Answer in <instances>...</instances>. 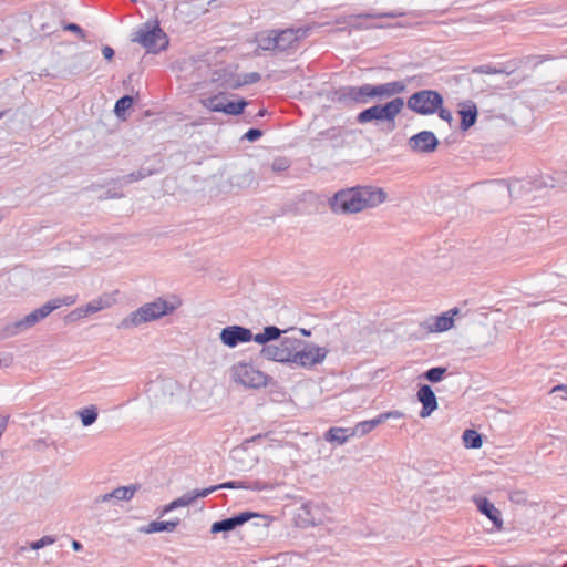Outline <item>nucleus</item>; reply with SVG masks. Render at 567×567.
<instances>
[{
  "label": "nucleus",
  "instance_id": "33",
  "mask_svg": "<svg viewBox=\"0 0 567 567\" xmlns=\"http://www.w3.org/2000/svg\"><path fill=\"white\" fill-rule=\"evenodd\" d=\"M473 72L481 73V74H499V73H505L504 70L497 69V68L492 66V65H480V66L475 68L473 70Z\"/></svg>",
  "mask_w": 567,
  "mask_h": 567
},
{
  "label": "nucleus",
  "instance_id": "13",
  "mask_svg": "<svg viewBox=\"0 0 567 567\" xmlns=\"http://www.w3.org/2000/svg\"><path fill=\"white\" fill-rule=\"evenodd\" d=\"M218 488H250V489H264L265 486L259 483V482H254L252 484H246L245 482H227V483H223L218 486H212L209 488H206V489H203L200 492H197L194 496L192 497H181L178 499H175L174 502H172L169 508H175V507H179V506H186L188 505L193 499H195L196 497H205L207 495H209L210 493H213L214 491L218 489Z\"/></svg>",
  "mask_w": 567,
  "mask_h": 567
},
{
  "label": "nucleus",
  "instance_id": "15",
  "mask_svg": "<svg viewBox=\"0 0 567 567\" xmlns=\"http://www.w3.org/2000/svg\"><path fill=\"white\" fill-rule=\"evenodd\" d=\"M330 206L336 214H351L354 212V188L338 192L330 200Z\"/></svg>",
  "mask_w": 567,
  "mask_h": 567
},
{
  "label": "nucleus",
  "instance_id": "27",
  "mask_svg": "<svg viewBox=\"0 0 567 567\" xmlns=\"http://www.w3.org/2000/svg\"><path fill=\"white\" fill-rule=\"evenodd\" d=\"M258 47L262 50H277L276 31L262 32L257 38Z\"/></svg>",
  "mask_w": 567,
  "mask_h": 567
},
{
  "label": "nucleus",
  "instance_id": "42",
  "mask_svg": "<svg viewBox=\"0 0 567 567\" xmlns=\"http://www.w3.org/2000/svg\"><path fill=\"white\" fill-rule=\"evenodd\" d=\"M557 91L560 93H567V83L557 86Z\"/></svg>",
  "mask_w": 567,
  "mask_h": 567
},
{
  "label": "nucleus",
  "instance_id": "43",
  "mask_svg": "<svg viewBox=\"0 0 567 567\" xmlns=\"http://www.w3.org/2000/svg\"><path fill=\"white\" fill-rule=\"evenodd\" d=\"M72 547L75 549V550H80L82 548V545L76 542V540H73L72 543Z\"/></svg>",
  "mask_w": 567,
  "mask_h": 567
},
{
  "label": "nucleus",
  "instance_id": "24",
  "mask_svg": "<svg viewBox=\"0 0 567 567\" xmlns=\"http://www.w3.org/2000/svg\"><path fill=\"white\" fill-rule=\"evenodd\" d=\"M352 436V431L344 427H331L326 434V441L336 444H343Z\"/></svg>",
  "mask_w": 567,
  "mask_h": 567
},
{
  "label": "nucleus",
  "instance_id": "32",
  "mask_svg": "<svg viewBox=\"0 0 567 567\" xmlns=\"http://www.w3.org/2000/svg\"><path fill=\"white\" fill-rule=\"evenodd\" d=\"M97 417V413L94 410H84L81 413V420L83 425L87 426L91 425L93 422H95Z\"/></svg>",
  "mask_w": 567,
  "mask_h": 567
},
{
  "label": "nucleus",
  "instance_id": "9",
  "mask_svg": "<svg viewBox=\"0 0 567 567\" xmlns=\"http://www.w3.org/2000/svg\"><path fill=\"white\" fill-rule=\"evenodd\" d=\"M301 340L298 338H284L278 346H271L264 349L267 358L278 362L293 363L297 348H300Z\"/></svg>",
  "mask_w": 567,
  "mask_h": 567
},
{
  "label": "nucleus",
  "instance_id": "30",
  "mask_svg": "<svg viewBox=\"0 0 567 567\" xmlns=\"http://www.w3.org/2000/svg\"><path fill=\"white\" fill-rule=\"evenodd\" d=\"M177 523L175 522H152L148 525L147 532L148 533H156V532H171L176 527Z\"/></svg>",
  "mask_w": 567,
  "mask_h": 567
},
{
  "label": "nucleus",
  "instance_id": "39",
  "mask_svg": "<svg viewBox=\"0 0 567 567\" xmlns=\"http://www.w3.org/2000/svg\"><path fill=\"white\" fill-rule=\"evenodd\" d=\"M403 16H404V12L400 11V10H393L390 12H384V13L378 14V17H382V18H398V17H403Z\"/></svg>",
  "mask_w": 567,
  "mask_h": 567
},
{
  "label": "nucleus",
  "instance_id": "14",
  "mask_svg": "<svg viewBox=\"0 0 567 567\" xmlns=\"http://www.w3.org/2000/svg\"><path fill=\"white\" fill-rule=\"evenodd\" d=\"M439 144L437 137L431 131L419 132L408 140V146L414 153H432Z\"/></svg>",
  "mask_w": 567,
  "mask_h": 567
},
{
  "label": "nucleus",
  "instance_id": "26",
  "mask_svg": "<svg viewBox=\"0 0 567 567\" xmlns=\"http://www.w3.org/2000/svg\"><path fill=\"white\" fill-rule=\"evenodd\" d=\"M463 443L467 449H480L483 444L482 435L472 429H467L462 435Z\"/></svg>",
  "mask_w": 567,
  "mask_h": 567
},
{
  "label": "nucleus",
  "instance_id": "38",
  "mask_svg": "<svg viewBox=\"0 0 567 567\" xmlns=\"http://www.w3.org/2000/svg\"><path fill=\"white\" fill-rule=\"evenodd\" d=\"M551 393H555V392H561V398L564 400H567V384H558L556 386H554L550 391Z\"/></svg>",
  "mask_w": 567,
  "mask_h": 567
},
{
  "label": "nucleus",
  "instance_id": "41",
  "mask_svg": "<svg viewBox=\"0 0 567 567\" xmlns=\"http://www.w3.org/2000/svg\"><path fill=\"white\" fill-rule=\"evenodd\" d=\"M102 53L107 61H111L114 55V50L111 47H104Z\"/></svg>",
  "mask_w": 567,
  "mask_h": 567
},
{
  "label": "nucleus",
  "instance_id": "35",
  "mask_svg": "<svg viewBox=\"0 0 567 567\" xmlns=\"http://www.w3.org/2000/svg\"><path fill=\"white\" fill-rule=\"evenodd\" d=\"M54 543V539L50 536H44L42 537L41 539H39L38 542L33 543L31 545L32 549H40L42 547H44L45 545H51Z\"/></svg>",
  "mask_w": 567,
  "mask_h": 567
},
{
  "label": "nucleus",
  "instance_id": "16",
  "mask_svg": "<svg viewBox=\"0 0 567 567\" xmlns=\"http://www.w3.org/2000/svg\"><path fill=\"white\" fill-rule=\"evenodd\" d=\"M220 339L224 344L234 348L238 343L250 341L252 339V333L249 329L244 327L231 326L221 330Z\"/></svg>",
  "mask_w": 567,
  "mask_h": 567
},
{
  "label": "nucleus",
  "instance_id": "22",
  "mask_svg": "<svg viewBox=\"0 0 567 567\" xmlns=\"http://www.w3.org/2000/svg\"><path fill=\"white\" fill-rule=\"evenodd\" d=\"M109 302H104L102 299L93 300L92 302L87 303L84 308H78L71 313L66 316L68 321H74L80 318H84L90 313H95L106 307H109Z\"/></svg>",
  "mask_w": 567,
  "mask_h": 567
},
{
  "label": "nucleus",
  "instance_id": "31",
  "mask_svg": "<svg viewBox=\"0 0 567 567\" xmlns=\"http://www.w3.org/2000/svg\"><path fill=\"white\" fill-rule=\"evenodd\" d=\"M133 105V99L128 95L121 97L116 103L114 111L117 116H122L126 110Z\"/></svg>",
  "mask_w": 567,
  "mask_h": 567
},
{
  "label": "nucleus",
  "instance_id": "45",
  "mask_svg": "<svg viewBox=\"0 0 567 567\" xmlns=\"http://www.w3.org/2000/svg\"><path fill=\"white\" fill-rule=\"evenodd\" d=\"M544 185H545V186H550V187H555V184H554L553 182H551L550 184H548V183H545Z\"/></svg>",
  "mask_w": 567,
  "mask_h": 567
},
{
  "label": "nucleus",
  "instance_id": "34",
  "mask_svg": "<svg viewBox=\"0 0 567 567\" xmlns=\"http://www.w3.org/2000/svg\"><path fill=\"white\" fill-rule=\"evenodd\" d=\"M436 113L439 114L440 118L447 122L449 124H451V122L453 121V115H452V112L445 107L440 106V109L436 111Z\"/></svg>",
  "mask_w": 567,
  "mask_h": 567
},
{
  "label": "nucleus",
  "instance_id": "29",
  "mask_svg": "<svg viewBox=\"0 0 567 567\" xmlns=\"http://www.w3.org/2000/svg\"><path fill=\"white\" fill-rule=\"evenodd\" d=\"M447 369L444 367H434L424 372L423 378L432 383L440 382Z\"/></svg>",
  "mask_w": 567,
  "mask_h": 567
},
{
  "label": "nucleus",
  "instance_id": "19",
  "mask_svg": "<svg viewBox=\"0 0 567 567\" xmlns=\"http://www.w3.org/2000/svg\"><path fill=\"white\" fill-rule=\"evenodd\" d=\"M474 502L477 509L493 522V525L497 530H501L504 523L499 509L496 508L495 505L486 497H475Z\"/></svg>",
  "mask_w": 567,
  "mask_h": 567
},
{
  "label": "nucleus",
  "instance_id": "17",
  "mask_svg": "<svg viewBox=\"0 0 567 567\" xmlns=\"http://www.w3.org/2000/svg\"><path fill=\"white\" fill-rule=\"evenodd\" d=\"M416 398L422 404L420 416L422 419L429 417L437 409V399L429 384L420 385Z\"/></svg>",
  "mask_w": 567,
  "mask_h": 567
},
{
  "label": "nucleus",
  "instance_id": "11",
  "mask_svg": "<svg viewBox=\"0 0 567 567\" xmlns=\"http://www.w3.org/2000/svg\"><path fill=\"white\" fill-rule=\"evenodd\" d=\"M458 313V308H452L440 316H431L420 323V330L425 334L447 331L454 326V317Z\"/></svg>",
  "mask_w": 567,
  "mask_h": 567
},
{
  "label": "nucleus",
  "instance_id": "1",
  "mask_svg": "<svg viewBox=\"0 0 567 567\" xmlns=\"http://www.w3.org/2000/svg\"><path fill=\"white\" fill-rule=\"evenodd\" d=\"M179 305L181 300L176 297H173L171 301L158 298L157 300L146 303L132 312L128 318L122 321V326L128 328L159 319L163 316L173 312L179 307Z\"/></svg>",
  "mask_w": 567,
  "mask_h": 567
},
{
  "label": "nucleus",
  "instance_id": "28",
  "mask_svg": "<svg viewBox=\"0 0 567 567\" xmlns=\"http://www.w3.org/2000/svg\"><path fill=\"white\" fill-rule=\"evenodd\" d=\"M280 336V330L277 327L270 326L266 327L262 331V333H258L254 337V340L257 343H265L270 340H275Z\"/></svg>",
  "mask_w": 567,
  "mask_h": 567
},
{
  "label": "nucleus",
  "instance_id": "40",
  "mask_svg": "<svg viewBox=\"0 0 567 567\" xmlns=\"http://www.w3.org/2000/svg\"><path fill=\"white\" fill-rule=\"evenodd\" d=\"M65 30H69V31H72L74 33H78V34H81L83 37V31L82 29L75 24V23H69L64 27Z\"/></svg>",
  "mask_w": 567,
  "mask_h": 567
},
{
  "label": "nucleus",
  "instance_id": "10",
  "mask_svg": "<svg viewBox=\"0 0 567 567\" xmlns=\"http://www.w3.org/2000/svg\"><path fill=\"white\" fill-rule=\"evenodd\" d=\"M388 194L381 187L357 185V213L367 208H374L384 203Z\"/></svg>",
  "mask_w": 567,
  "mask_h": 567
},
{
  "label": "nucleus",
  "instance_id": "36",
  "mask_svg": "<svg viewBox=\"0 0 567 567\" xmlns=\"http://www.w3.org/2000/svg\"><path fill=\"white\" fill-rule=\"evenodd\" d=\"M509 499L514 503H525V492L523 491H515L509 494Z\"/></svg>",
  "mask_w": 567,
  "mask_h": 567
},
{
  "label": "nucleus",
  "instance_id": "4",
  "mask_svg": "<svg viewBox=\"0 0 567 567\" xmlns=\"http://www.w3.org/2000/svg\"><path fill=\"white\" fill-rule=\"evenodd\" d=\"M134 41L141 43L148 52L157 53L168 47V37L162 30L158 20L145 22L136 32Z\"/></svg>",
  "mask_w": 567,
  "mask_h": 567
},
{
  "label": "nucleus",
  "instance_id": "37",
  "mask_svg": "<svg viewBox=\"0 0 567 567\" xmlns=\"http://www.w3.org/2000/svg\"><path fill=\"white\" fill-rule=\"evenodd\" d=\"M246 138L249 140V141H256L257 138H259L261 136V131L257 130V128H250L246 134H245Z\"/></svg>",
  "mask_w": 567,
  "mask_h": 567
},
{
  "label": "nucleus",
  "instance_id": "2",
  "mask_svg": "<svg viewBox=\"0 0 567 567\" xmlns=\"http://www.w3.org/2000/svg\"><path fill=\"white\" fill-rule=\"evenodd\" d=\"M76 296H65L63 298L52 299L44 303L42 307L27 315L23 319L14 322L11 327H8L7 330L10 334H14L19 331L31 328L40 320L47 318L52 311L63 306H72L76 302Z\"/></svg>",
  "mask_w": 567,
  "mask_h": 567
},
{
  "label": "nucleus",
  "instance_id": "46",
  "mask_svg": "<svg viewBox=\"0 0 567 567\" xmlns=\"http://www.w3.org/2000/svg\"><path fill=\"white\" fill-rule=\"evenodd\" d=\"M3 52H4L3 49H0V56L3 54Z\"/></svg>",
  "mask_w": 567,
  "mask_h": 567
},
{
  "label": "nucleus",
  "instance_id": "25",
  "mask_svg": "<svg viewBox=\"0 0 567 567\" xmlns=\"http://www.w3.org/2000/svg\"><path fill=\"white\" fill-rule=\"evenodd\" d=\"M136 487L135 486H122L118 488H115L112 493L105 494L102 496V501L106 502L110 498H116L121 501H128L131 499L135 494Z\"/></svg>",
  "mask_w": 567,
  "mask_h": 567
},
{
  "label": "nucleus",
  "instance_id": "21",
  "mask_svg": "<svg viewBox=\"0 0 567 567\" xmlns=\"http://www.w3.org/2000/svg\"><path fill=\"white\" fill-rule=\"evenodd\" d=\"M461 123L460 130L462 132L468 131L477 121L478 112L474 102L468 103L458 111Z\"/></svg>",
  "mask_w": 567,
  "mask_h": 567
},
{
  "label": "nucleus",
  "instance_id": "6",
  "mask_svg": "<svg viewBox=\"0 0 567 567\" xmlns=\"http://www.w3.org/2000/svg\"><path fill=\"white\" fill-rule=\"evenodd\" d=\"M406 85L403 81H393L379 85L363 84L357 87V101L368 103L370 99L391 97L403 93Z\"/></svg>",
  "mask_w": 567,
  "mask_h": 567
},
{
  "label": "nucleus",
  "instance_id": "7",
  "mask_svg": "<svg viewBox=\"0 0 567 567\" xmlns=\"http://www.w3.org/2000/svg\"><path fill=\"white\" fill-rule=\"evenodd\" d=\"M231 373L234 380L246 388L259 389L268 383V375L250 363L235 364Z\"/></svg>",
  "mask_w": 567,
  "mask_h": 567
},
{
  "label": "nucleus",
  "instance_id": "12",
  "mask_svg": "<svg viewBox=\"0 0 567 567\" xmlns=\"http://www.w3.org/2000/svg\"><path fill=\"white\" fill-rule=\"evenodd\" d=\"M327 357V350L316 344L301 341L300 348H297L293 363L301 367H312L321 363Z\"/></svg>",
  "mask_w": 567,
  "mask_h": 567
},
{
  "label": "nucleus",
  "instance_id": "3",
  "mask_svg": "<svg viewBox=\"0 0 567 567\" xmlns=\"http://www.w3.org/2000/svg\"><path fill=\"white\" fill-rule=\"evenodd\" d=\"M404 106L402 97H394L385 104H377L361 111L357 115V122L369 123L372 121H384L391 123L390 131L395 128V117Z\"/></svg>",
  "mask_w": 567,
  "mask_h": 567
},
{
  "label": "nucleus",
  "instance_id": "8",
  "mask_svg": "<svg viewBox=\"0 0 567 567\" xmlns=\"http://www.w3.org/2000/svg\"><path fill=\"white\" fill-rule=\"evenodd\" d=\"M202 105L210 112H221L229 115H238L244 112L247 103L244 100L233 102L228 100L226 93L205 97L200 101Z\"/></svg>",
  "mask_w": 567,
  "mask_h": 567
},
{
  "label": "nucleus",
  "instance_id": "23",
  "mask_svg": "<svg viewBox=\"0 0 567 567\" xmlns=\"http://www.w3.org/2000/svg\"><path fill=\"white\" fill-rule=\"evenodd\" d=\"M299 40L298 31L288 29L276 31V41L278 42L277 50L285 51L292 48Z\"/></svg>",
  "mask_w": 567,
  "mask_h": 567
},
{
  "label": "nucleus",
  "instance_id": "18",
  "mask_svg": "<svg viewBox=\"0 0 567 567\" xmlns=\"http://www.w3.org/2000/svg\"><path fill=\"white\" fill-rule=\"evenodd\" d=\"M404 414L401 411L394 410L379 414L374 419L361 421L357 423V434L365 435L373 431L377 426L384 423L390 419H401Z\"/></svg>",
  "mask_w": 567,
  "mask_h": 567
},
{
  "label": "nucleus",
  "instance_id": "20",
  "mask_svg": "<svg viewBox=\"0 0 567 567\" xmlns=\"http://www.w3.org/2000/svg\"><path fill=\"white\" fill-rule=\"evenodd\" d=\"M256 514L250 512H244L235 517L223 519L220 522H215L212 525V533H219V532H228L235 529L237 526H240L248 522L250 518L255 517Z\"/></svg>",
  "mask_w": 567,
  "mask_h": 567
},
{
  "label": "nucleus",
  "instance_id": "44",
  "mask_svg": "<svg viewBox=\"0 0 567 567\" xmlns=\"http://www.w3.org/2000/svg\"><path fill=\"white\" fill-rule=\"evenodd\" d=\"M519 184V182L514 183L513 185H508L507 189L508 193L512 195L513 190L516 188V186Z\"/></svg>",
  "mask_w": 567,
  "mask_h": 567
},
{
  "label": "nucleus",
  "instance_id": "5",
  "mask_svg": "<svg viewBox=\"0 0 567 567\" xmlns=\"http://www.w3.org/2000/svg\"><path fill=\"white\" fill-rule=\"evenodd\" d=\"M444 103V99L437 91L421 90L409 96L406 106L409 110L421 115H431Z\"/></svg>",
  "mask_w": 567,
  "mask_h": 567
}]
</instances>
